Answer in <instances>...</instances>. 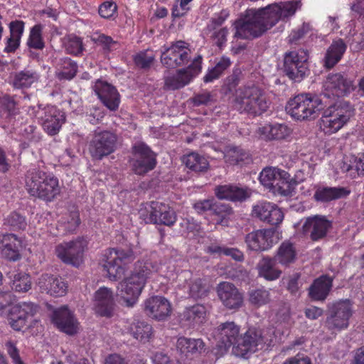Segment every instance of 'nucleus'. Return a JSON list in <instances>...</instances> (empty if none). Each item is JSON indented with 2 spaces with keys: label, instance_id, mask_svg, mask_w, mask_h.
Here are the masks:
<instances>
[{
  "label": "nucleus",
  "instance_id": "1",
  "mask_svg": "<svg viewBox=\"0 0 364 364\" xmlns=\"http://www.w3.org/2000/svg\"><path fill=\"white\" fill-rule=\"evenodd\" d=\"M299 0L280 1L259 9H247L234 23L235 37L251 38L261 36L279 21L287 22L301 9Z\"/></svg>",
  "mask_w": 364,
  "mask_h": 364
},
{
  "label": "nucleus",
  "instance_id": "2",
  "mask_svg": "<svg viewBox=\"0 0 364 364\" xmlns=\"http://www.w3.org/2000/svg\"><path fill=\"white\" fill-rule=\"evenodd\" d=\"M240 328L233 322L221 324L213 335L217 347V355H223L231 346L232 353L238 357H246L248 353L262 348L264 345H274L281 340V335L274 328L261 331L249 328L242 338H238Z\"/></svg>",
  "mask_w": 364,
  "mask_h": 364
},
{
  "label": "nucleus",
  "instance_id": "3",
  "mask_svg": "<svg viewBox=\"0 0 364 364\" xmlns=\"http://www.w3.org/2000/svg\"><path fill=\"white\" fill-rule=\"evenodd\" d=\"M168 269L165 264L159 267L149 262H137L132 274L118 284L117 296L123 300L126 306L132 307L138 301L147 279L154 273L159 272L168 279H174L173 271Z\"/></svg>",
  "mask_w": 364,
  "mask_h": 364
},
{
  "label": "nucleus",
  "instance_id": "4",
  "mask_svg": "<svg viewBox=\"0 0 364 364\" xmlns=\"http://www.w3.org/2000/svg\"><path fill=\"white\" fill-rule=\"evenodd\" d=\"M25 187L31 196L46 201H51L60 193L58 179L37 169L27 173Z\"/></svg>",
  "mask_w": 364,
  "mask_h": 364
},
{
  "label": "nucleus",
  "instance_id": "5",
  "mask_svg": "<svg viewBox=\"0 0 364 364\" xmlns=\"http://www.w3.org/2000/svg\"><path fill=\"white\" fill-rule=\"evenodd\" d=\"M324 107V104L317 95L302 93L289 100L286 110L291 118L302 122L316 119Z\"/></svg>",
  "mask_w": 364,
  "mask_h": 364
},
{
  "label": "nucleus",
  "instance_id": "6",
  "mask_svg": "<svg viewBox=\"0 0 364 364\" xmlns=\"http://www.w3.org/2000/svg\"><path fill=\"white\" fill-rule=\"evenodd\" d=\"M354 115V109L347 102H342L326 109L318 121L321 132L331 135L341 129Z\"/></svg>",
  "mask_w": 364,
  "mask_h": 364
},
{
  "label": "nucleus",
  "instance_id": "7",
  "mask_svg": "<svg viewBox=\"0 0 364 364\" xmlns=\"http://www.w3.org/2000/svg\"><path fill=\"white\" fill-rule=\"evenodd\" d=\"M236 105L241 112L261 114L269 107V102L263 92L255 86L239 89L236 92Z\"/></svg>",
  "mask_w": 364,
  "mask_h": 364
},
{
  "label": "nucleus",
  "instance_id": "8",
  "mask_svg": "<svg viewBox=\"0 0 364 364\" xmlns=\"http://www.w3.org/2000/svg\"><path fill=\"white\" fill-rule=\"evenodd\" d=\"M134 259L131 250L111 248L105 251L102 256V264L111 280L121 278L127 269V264Z\"/></svg>",
  "mask_w": 364,
  "mask_h": 364
},
{
  "label": "nucleus",
  "instance_id": "9",
  "mask_svg": "<svg viewBox=\"0 0 364 364\" xmlns=\"http://www.w3.org/2000/svg\"><path fill=\"white\" fill-rule=\"evenodd\" d=\"M353 314L352 304L349 299L340 300L328 305V316L326 324L333 332L348 328Z\"/></svg>",
  "mask_w": 364,
  "mask_h": 364
},
{
  "label": "nucleus",
  "instance_id": "10",
  "mask_svg": "<svg viewBox=\"0 0 364 364\" xmlns=\"http://www.w3.org/2000/svg\"><path fill=\"white\" fill-rule=\"evenodd\" d=\"M308 53L304 50H292L285 54L284 70L294 81H300L308 71Z\"/></svg>",
  "mask_w": 364,
  "mask_h": 364
},
{
  "label": "nucleus",
  "instance_id": "11",
  "mask_svg": "<svg viewBox=\"0 0 364 364\" xmlns=\"http://www.w3.org/2000/svg\"><path fill=\"white\" fill-rule=\"evenodd\" d=\"M38 306L31 302H21L8 306L7 318L11 328L15 331L21 330L25 326H30Z\"/></svg>",
  "mask_w": 364,
  "mask_h": 364
},
{
  "label": "nucleus",
  "instance_id": "12",
  "mask_svg": "<svg viewBox=\"0 0 364 364\" xmlns=\"http://www.w3.org/2000/svg\"><path fill=\"white\" fill-rule=\"evenodd\" d=\"M87 245V242L84 238L63 242L56 246L55 255L63 262L78 267L82 262Z\"/></svg>",
  "mask_w": 364,
  "mask_h": 364
},
{
  "label": "nucleus",
  "instance_id": "13",
  "mask_svg": "<svg viewBox=\"0 0 364 364\" xmlns=\"http://www.w3.org/2000/svg\"><path fill=\"white\" fill-rule=\"evenodd\" d=\"M281 239V233L270 228L252 231L247 235L245 242L247 247L253 251H265Z\"/></svg>",
  "mask_w": 364,
  "mask_h": 364
},
{
  "label": "nucleus",
  "instance_id": "14",
  "mask_svg": "<svg viewBox=\"0 0 364 364\" xmlns=\"http://www.w3.org/2000/svg\"><path fill=\"white\" fill-rule=\"evenodd\" d=\"M36 117L45 132L49 135L58 134L65 120L64 113L57 107L50 105L44 108L39 107L36 112Z\"/></svg>",
  "mask_w": 364,
  "mask_h": 364
},
{
  "label": "nucleus",
  "instance_id": "15",
  "mask_svg": "<svg viewBox=\"0 0 364 364\" xmlns=\"http://www.w3.org/2000/svg\"><path fill=\"white\" fill-rule=\"evenodd\" d=\"M354 89L351 80L340 73L328 75L323 84V94L328 98L343 97Z\"/></svg>",
  "mask_w": 364,
  "mask_h": 364
},
{
  "label": "nucleus",
  "instance_id": "16",
  "mask_svg": "<svg viewBox=\"0 0 364 364\" xmlns=\"http://www.w3.org/2000/svg\"><path fill=\"white\" fill-rule=\"evenodd\" d=\"M190 54V49L184 41H177L161 51V61L167 68H176L185 63Z\"/></svg>",
  "mask_w": 364,
  "mask_h": 364
},
{
  "label": "nucleus",
  "instance_id": "17",
  "mask_svg": "<svg viewBox=\"0 0 364 364\" xmlns=\"http://www.w3.org/2000/svg\"><path fill=\"white\" fill-rule=\"evenodd\" d=\"M116 137L109 132H96L90 142L89 151L94 159H101L114 151Z\"/></svg>",
  "mask_w": 364,
  "mask_h": 364
},
{
  "label": "nucleus",
  "instance_id": "18",
  "mask_svg": "<svg viewBox=\"0 0 364 364\" xmlns=\"http://www.w3.org/2000/svg\"><path fill=\"white\" fill-rule=\"evenodd\" d=\"M202 58L198 56L192 64L186 69L179 70L175 75L167 77L165 85L171 90L181 88L188 84L201 71Z\"/></svg>",
  "mask_w": 364,
  "mask_h": 364
},
{
  "label": "nucleus",
  "instance_id": "19",
  "mask_svg": "<svg viewBox=\"0 0 364 364\" xmlns=\"http://www.w3.org/2000/svg\"><path fill=\"white\" fill-rule=\"evenodd\" d=\"M253 217L272 225H278L283 220L284 213L274 203L261 200L252 206Z\"/></svg>",
  "mask_w": 364,
  "mask_h": 364
},
{
  "label": "nucleus",
  "instance_id": "20",
  "mask_svg": "<svg viewBox=\"0 0 364 364\" xmlns=\"http://www.w3.org/2000/svg\"><path fill=\"white\" fill-rule=\"evenodd\" d=\"M134 160L133 168L136 174H144L152 170L156 165L154 154L144 143H137L133 146Z\"/></svg>",
  "mask_w": 364,
  "mask_h": 364
},
{
  "label": "nucleus",
  "instance_id": "21",
  "mask_svg": "<svg viewBox=\"0 0 364 364\" xmlns=\"http://www.w3.org/2000/svg\"><path fill=\"white\" fill-rule=\"evenodd\" d=\"M145 209L149 213V222L169 226L174 224L176 220L174 211L165 203L152 201L146 204Z\"/></svg>",
  "mask_w": 364,
  "mask_h": 364
},
{
  "label": "nucleus",
  "instance_id": "22",
  "mask_svg": "<svg viewBox=\"0 0 364 364\" xmlns=\"http://www.w3.org/2000/svg\"><path fill=\"white\" fill-rule=\"evenodd\" d=\"M144 308L146 314L152 318L162 321L171 313V302L162 296H153L145 300Z\"/></svg>",
  "mask_w": 364,
  "mask_h": 364
},
{
  "label": "nucleus",
  "instance_id": "23",
  "mask_svg": "<svg viewBox=\"0 0 364 364\" xmlns=\"http://www.w3.org/2000/svg\"><path fill=\"white\" fill-rule=\"evenodd\" d=\"M52 321L59 330L68 335L76 334L80 329L79 322L67 306L55 310Z\"/></svg>",
  "mask_w": 364,
  "mask_h": 364
},
{
  "label": "nucleus",
  "instance_id": "24",
  "mask_svg": "<svg viewBox=\"0 0 364 364\" xmlns=\"http://www.w3.org/2000/svg\"><path fill=\"white\" fill-rule=\"evenodd\" d=\"M92 89L100 101L110 110H116L120 100L117 90L112 85L102 80H97Z\"/></svg>",
  "mask_w": 364,
  "mask_h": 364
},
{
  "label": "nucleus",
  "instance_id": "25",
  "mask_svg": "<svg viewBox=\"0 0 364 364\" xmlns=\"http://www.w3.org/2000/svg\"><path fill=\"white\" fill-rule=\"evenodd\" d=\"M179 282H183L182 289L188 296L194 299H198L206 295L208 288L201 279L193 277L190 271H183L178 276Z\"/></svg>",
  "mask_w": 364,
  "mask_h": 364
},
{
  "label": "nucleus",
  "instance_id": "26",
  "mask_svg": "<svg viewBox=\"0 0 364 364\" xmlns=\"http://www.w3.org/2000/svg\"><path fill=\"white\" fill-rule=\"evenodd\" d=\"M36 285L42 292L58 297L66 294L68 284L60 277L48 274H42L37 280Z\"/></svg>",
  "mask_w": 364,
  "mask_h": 364
},
{
  "label": "nucleus",
  "instance_id": "27",
  "mask_svg": "<svg viewBox=\"0 0 364 364\" xmlns=\"http://www.w3.org/2000/svg\"><path fill=\"white\" fill-rule=\"evenodd\" d=\"M217 292L223 304L228 309H238L243 303L242 294L230 282L220 283L217 287Z\"/></svg>",
  "mask_w": 364,
  "mask_h": 364
},
{
  "label": "nucleus",
  "instance_id": "28",
  "mask_svg": "<svg viewBox=\"0 0 364 364\" xmlns=\"http://www.w3.org/2000/svg\"><path fill=\"white\" fill-rule=\"evenodd\" d=\"M93 307L95 312L103 316H110L114 309V293L105 287L99 288L94 294Z\"/></svg>",
  "mask_w": 364,
  "mask_h": 364
},
{
  "label": "nucleus",
  "instance_id": "29",
  "mask_svg": "<svg viewBox=\"0 0 364 364\" xmlns=\"http://www.w3.org/2000/svg\"><path fill=\"white\" fill-rule=\"evenodd\" d=\"M258 136L266 141L284 140L291 136L292 129L284 123L265 124L259 127Z\"/></svg>",
  "mask_w": 364,
  "mask_h": 364
},
{
  "label": "nucleus",
  "instance_id": "30",
  "mask_svg": "<svg viewBox=\"0 0 364 364\" xmlns=\"http://www.w3.org/2000/svg\"><path fill=\"white\" fill-rule=\"evenodd\" d=\"M194 208L198 213L210 210L213 213V219L216 224L227 225L230 209L222 203H213V200H203L194 204Z\"/></svg>",
  "mask_w": 364,
  "mask_h": 364
},
{
  "label": "nucleus",
  "instance_id": "31",
  "mask_svg": "<svg viewBox=\"0 0 364 364\" xmlns=\"http://www.w3.org/2000/svg\"><path fill=\"white\" fill-rule=\"evenodd\" d=\"M21 247V240L13 234L4 235L0 240V253L9 260L16 261L19 258Z\"/></svg>",
  "mask_w": 364,
  "mask_h": 364
},
{
  "label": "nucleus",
  "instance_id": "32",
  "mask_svg": "<svg viewBox=\"0 0 364 364\" xmlns=\"http://www.w3.org/2000/svg\"><path fill=\"white\" fill-rule=\"evenodd\" d=\"M330 227V222L324 217L314 216L306 219L303 229L305 232H311L312 240H317L326 235Z\"/></svg>",
  "mask_w": 364,
  "mask_h": 364
},
{
  "label": "nucleus",
  "instance_id": "33",
  "mask_svg": "<svg viewBox=\"0 0 364 364\" xmlns=\"http://www.w3.org/2000/svg\"><path fill=\"white\" fill-rule=\"evenodd\" d=\"M215 194L220 199L242 201L250 196L251 192L247 188L232 185H223L216 188Z\"/></svg>",
  "mask_w": 364,
  "mask_h": 364
},
{
  "label": "nucleus",
  "instance_id": "34",
  "mask_svg": "<svg viewBox=\"0 0 364 364\" xmlns=\"http://www.w3.org/2000/svg\"><path fill=\"white\" fill-rule=\"evenodd\" d=\"M284 176H287V171L284 170L277 167H267L261 171L259 179L264 186L272 191L282 178L285 179Z\"/></svg>",
  "mask_w": 364,
  "mask_h": 364
},
{
  "label": "nucleus",
  "instance_id": "35",
  "mask_svg": "<svg viewBox=\"0 0 364 364\" xmlns=\"http://www.w3.org/2000/svg\"><path fill=\"white\" fill-rule=\"evenodd\" d=\"M124 331L130 333L136 339L141 342H146L152 335V327L144 321L134 319L132 322H127Z\"/></svg>",
  "mask_w": 364,
  "mask_h": 364
},
{
  "label": "nucleus",
  "instance_id": "36",
  "mask_svg": "<svg viewBox=\"0 0 364 364\" xmlns=\"http://www.w3.org/2000/svg\"><path fill=\"white\" fill-rule=\"evenodd\" d=\"M350 191L341 187H318L314 198L318 202H328L349 195Z\"/></svg>",
  "mask_w": 364,
  "mask_h": 364
},
{
  "label": "nucleus",
  "instance_id": "37",
  "mask_svg": "<svg viewBox=\"0 0 364 364\" xmlns=\"http://www.w3.org/2000/svg\"><path fill=\"white\" fill-rule=\"evenodd\" d=\"M332 287V279L327 276L316 279L309 288V296L314 300H324Z\"/></svg>",
  "mask_w": 364,
  "mask_h": 364
},
{
  "label": "nucleus",
  "instance_id": "38",
  "mask_svg": "<svg viewBox=\"0 0 364 364\" xmlns=\"http://www.w3.org/2000/svg\"><path fill=\"white\" fill-rule=\"evenodd\" d=\"M340 168L343 172L350 171V175L353 177H355V174H364V152L359 154L358 156H346Z\"/></svg>",
  "mask_w": 364,
  "mask_h": 364
},
{
  "label": "nucleus",
  "instance_id": "39",
  "mask_svg": "<svg viewBox=\"0 0 364 364\" xmlns=\"http://www.w3.org/2000/svg\"><path fill=\"white\" fill-rule=\"evenodd\" d=\"M275 259L264 257L257 265L259 276L269 281L277 279L281 274V270L275 267Z\"/></svg>",
  "mask_w": 364,
  "mask_h": 364
},
{
  "label": "nucleus",
  "instance_id": "40",
  "mask_svg": "<svg viewBox=\"0 0 364 364\" xmlns=\"http://www.w3.org/2000/svg\"><path fill=\"white\" fill-rule=\"evenodd\" d=\"M346 49V46L342 40L333 41L326 52L325 65L328 68L333 67L341 59Z\"/></svg>",
  "mask_w": 364,
  "mask_h": 364
},
{
  "label": "nucleus",
  "instance_id": "41",
  "mask_svg": "<svg viewBox=\"0 0 364 364\" xmlns=\"http://www.w3.org/2000/svg\"><path fill=\"white\" fill-rule=\"evenodd\" d=\"M204 347V343L201 339H191L184 337L177 340L176 348L183 354L188 355L200 353Z\"/></svg>",
  "mask_w": 364,
  "mask_h": 364
},
{
  "label": "nucleus",
  "instance_id": "42",
  "mask_svg": "<svg viewBox=\"0 0 364 364\" xmlns=\"http://www.w3.org/2000/svg\"><path fill=\"white\" fill-rule=\"evenodd\" d=\"M183 161L186 167L196 172L203 171L209 166L208 159L204 156L196 152H192L185 156Z\"/></svg>",
  "mask_w": 364,
  "mask_h": 364
},
{
  "label": "nucleus",
  "instance_id": "43",
  "mask_svg": "<svg viewBox=\"0 0 364 364\" xmlns=\"http://www.w3.org/2000/svg\"><path fill=\"white\" fill-rule=\"evenodd\" d=\"M284 177L285 179L282 178L278 186L274 188L272 192L274 194L289 196H291L294 191L296 185L302 181V178L299 179L297 176L296 178H291L289 173L287 172V176H284Z\"/></svg>",
  "mask_w": 364,
  "mask_h": 364
},
{
  "label": "nucleus",
  "instance_id": "44",
  "mask_svg": "<svg viewBox=\"0 0 364 364\" xmlns=\"http://www.w3.org/2000/svg\"><path fill=\"white\" fill-rule=\"evenodd\" d=\"M296 257V251L293 245L284 242L278 249L274 259L282 265H288L293 262Z\"/></svg>",
  "mask_w": 364,
  "mask_h": 364
},
{
  "label": "nucleus",
  "instance_id": "45",
  "mask_svg": "<svg viewBox=\"0 0 364 364\" xmlns=\"http://www.w3.org/2000/svg\"><path fill=\"white\" fill-rule=\"evenodd\" d=\"M38 75L31 70H23L15 74L13 84L17 88H27L38 80Z\"/></svg>",
  "mask_w": 364,
  "mask_h": 364
},
{
  "label": "nucleus",
  "instance_id": "46",
  "mask_svg": "<svg viewBox=\"0 0 364 364\" xmlns=\"http://www.w3.org/2000/svg\"><path fill=\"white\" fill-rule=\"evenodd\" d=\"M248 157V153L240 147L229 146L225 149L224 152L225 161L232 165L243 161Z\"/></svg>",
  "mask_w": 364,
  "mask_h": 364
},
{
  "label": "nucleus",
  "instance_id": "47",
  "mask_svg": "<svg viewBox=\"0 0 364 364\" xmlns=\"http://www.w3.org/2000/svg\"><path fill=\"white\" fill-rule=\"evenodd\" d=\"M207 252L214 255H226L231 257L237 261H241L243 259V254L241 251L235 248L221 247L217 245H213L207 247Z\"/></svg>",
  "mask_w": 364,
  "mask_h": 364
},
{
  "label": "nucleus",
  "instance_id": "48",
  "mask_svg": "<svg viewBox=\"0 0 364 364\" xmlns=\"http://www.w3.org/2000/svg\"><path fill=\"white\" fill-rule=\"evenodd\" d=\"M206 316V308L203 305H196L186 309L184 312V317L186 320L196 324L203 322Z\"/></svg>",
  "mask_w": 364,
  "mask_h": 364
},
{
  "label": "nucleus",
  "instance_id": "49",
  "mask_svg": "<svg viewBox=\"0 0 364 364\" xmlns=\"http://www.w3.org/2000/svg\"><path fill=\"white\" fill-rule=\"evenodd\" d=\"M230 65V60L229 58H221L214 68L208 70L207 74L204 77V81L205 82H210L218 78L224 70H225Z\"/></svg>",
  "mask_w": 364,
  "mask_h": 364
},
{
  "label": "nucleus",
  "instance_id": "50",
  "mask_svg": "<svg viewBox=\"0 0 364 364\" xmlns=\"http://www.w3.org/2000/svg\"><path fill=\"white\" fill-rule=\"evenodd\" d=\"M230 65V60L229 58H221L214 68L208 70L207 74L204 77V81L205 82H210L218 78L224 70H225Z\"/></svg>",
  "mask_w": 364,
  "mask_h": 364
},
{
  "label": "nucleus",
  "instance_id": "51",
  "mask_svg": "<svg viewBox=\"0 0 364 364\" xmlns=\"http://www.w3.org/2000/svg\"><path fill=\"white\" fill-rule=\"evenodd\" d=\"M230 65V60L229 58H221L214 68L208 70L207 74L204 77V81L205 82H210L218 78L224 70H225Z\"/></svg>",
  "mask_w": 364,
  "mask_h": 364
},
{
  "label": "nucleus",
  "instance_id": "52",
  "mask_svg": "<svg viewBox=\"0 0 364 364\" xmlns=\"http://www.w3.org/2000/svg\"><path fill=\"white\" fill-rule=\"evenodd\" d=\"M59 66L57 73L59 78L70 80L75 75L77 67L70 58L62 59Z\"/></svg>",
  "mask_w": 364,
  "mask_h": 364
},
{
  "label": "nucleus",
  "instance_id": "53",
  "mask_svg": "<svg viewBox=\"0 0 364 364\" xmlns=\"http://www.w3.org/2000/svg\"><path fill=\"white\" fill-rule=\"evenodd\" d=\"M27 44L32 48H43L44 42L42 38V26L41 25H36L31 29Z\"/></svg>",
  "mask_w": 364,
  "mask_h": 364
},
{
  "label": "nucleus",
  "instance_id": "54",
  "mask_svg": "<svg viewBox=\"0 0 364 364\" xmlns=\"http://www.w3.org/2000/svg\"><path fill=\"white\" fill-rule=\"evenodd\" d=\"M31 287L30 276L26 273H18L15 274L12 288L18 292H26Z\"/></svg>",
  "mask_w": 364,
  "mask_h": 364
},
{
  "label": "nucleus",
  "instance_id": "55",
  "mask_svg": "<svg viewBox=\"0 0 364 364\" xmlns=\"http://www.w3.org/2000/svg\"><path fill=\"white\" fill-rule=\"evenodd\" d=\"M249 301L255 306H262L269 302V293L263 289L251 291L249 294Z\"/></svg>",
  "mask_w": 364,
  "mask_h": 364
},
{
  "label": "nucleus",
  "instance_id": "56",
  "mask_svg": "<svg viewBox=\"0 0 364 364\" xmlns=\"http://www.w3.org/2000/svg\"><path fill=\"white\" fill-rule=\"evenodd\" d=\"M64 46L68 53L78 55L82 50V43L80 38L70 35L65 38Z\"/></svg>",
  "mask_w": 364,
  "mask_h": 364
},
{
  "label": "nucleus",
  "instance_id": "57",
  "mask_svg": "<svg viewBox=\"0 0 364 364\" xmlns=\"http://www.w3.org/2000/svg\"><path fill=\"white\" fill-rule=\"evenodd\" d=\"M154 59L153 52L149 50L137 53L134 58L135 64L142 68L149 67Z\"/></svg>",
  "mask_w": 364,
  "mask_h": 364
},
{
  "label": "nucleus",
  "instance_id": "58",
  "mask_svg": "<svg viewBox=\"0 0 364 364\" xmlns=\"http://www.w3.org/2000/svg\"><path fill=\"white\" fill-rule=\"evenodd\" d=\"M92 39L93 41L104 46L105 49L112 50L116 48L117 42L114 41L109 36L100 33H95L92 36Z\"/></svg>",
  "mask_w": 364,
  "mask_h": 364
},
{
  "label": "nucleus",
  "instance_id": "59",
  "mask_svg": "<svg viewBox=\"0 0 364 364\" xmlns=\"http://www.w3.org/2000/svg\"><path fill=\"white\" fill-rule=\"evenodd\" d=\"M117 5L112 1H105L99 8V14L104 18L112 17L117 11Z\"/></svg>",
  "mask_w": 364,
  "mask_h": 364
},
{
  "label": "nucleus",
  "instance_id": "60",
  "mask_svg": "<svg viewBox=\"0 0 364 364\" xmlns=\"http://www.w3.org/2000/svg\"><path fill=\"white\" fill-rule=\"evenodd\" d=\"M6 223L14 229H23L26 225L24 218L18 213H12L9 215Z\"/></svg>",
  "mask_w": 364,
  "mask_h": 364
},
{
  "label": "nucleus",
  "instance_id": "61",
  "mask_svg": "<svg viewBox=\"0 0 364 364\" xmlns=\"http://www.w3.org/2000/svg\"><path fill=\"white\" fill-rule=\"evenodd\" d=\"M10 36L21 39L24 31V23L22 21H14L9 23Z\"/></svg>",
  "mask_w": 364,
  "mask_h": 364
},
{
  "label": "nucleus",
  "instance_id": "62",
  "mask_svg": "<svg viewBox=\"0 0 364 364\" xmlns=\"http://www.w3.org/2000/svg\"><path fill=\"white\" fill-rule=\"evenodd\" d=\"M193 0H178L179 4L173 6L172 15L174 17H181L186 14L190 9L188 4Z\"/></svg>",
  "mask_w": 364,
  "mask_h": 364
},
{
  "label": "nucleus",
  "instance_id": "63",
  "mask_svg": "<svg viewBox=\"0 0 364 364\" xmlns=\"http://www.w3.org/2000/svg\"><path fill=\"white\" fill-rule=\"evenodd\" d=\"M310 30V26L308 23H304L301 27L293 30L289 36V41L291 43L296 42L306 34Z\"/></svg>",
  "mask_w": 364,
  "mask_h": 364
},
{
  "label": "nucleus",
  "instance_id": "64",
  "mask_svg": "<svg viewBox=\"0 0 364 364\" xmlns=\"http://www.w3.org/2000/svg\"><path fill=\"white\" fill-rule=\"evenodd\" d=\"M65 225V229L68 232H72L75 230V228L80 224V218L79 214L77 212L71 213L69 215V218L63 222Z\"/></svg>",
  "mask_w": 364,
  "mask_h": 364
}]
</instances>
